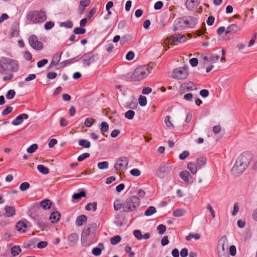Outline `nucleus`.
<instances>
[{
	"instance_id": "338daca9",
	"label": "nucleus",
	"mask_w": 257,
	"mask_h": 257,
	"mask_svg": "<svg viewBox=\"0 0 257 257\" xmlns=\"http://www.w3.org/2000/svg\"><path fill=\"white\" fill-rule=\"evenodd\" d=\"M189 63L192 67L197 66L198 64V60L196 58H193L189 60Z\"/></svg>"
},
{
	"instance_id": "1a4fd4ad",
	"label": "nucleus",
	"mask_w": 257,
	"mask_h": 257,
	"mask_svg": "<svg viewBox=\"0 0 257 257\" xmlns=\"http://www.w3.org/2000/svg\"><path fill=\"white\" fill-rule=\"evenodd\" d=\"M98 59L96 56L95 55L93 52H89L84 54L81 57L84 66H89L92 63L96 62Z\"/></svg>"
},
{
	"instance_id": "13d9d810",
	"label": "nucleus",
	"mask_w": 257,
	"mask_h": 257,
	"mask_svg": "<svg viewBox=\"0 0 257 257\" xmlns=\"http://www.w3.org/2000/svg\"><path fill=\"white\" fill-rule=\"evenodd\" d=\"M189 155V152L187 151H184L179 155V159L181 160H185Z\"/></svg>"
},
{
	"instance_id": "f8f14e48",
	"label": "nucleus",
	"mask_w": 257,
	"mask_h": 257,
	"mask_svg": "<svg viewBox=\"0 0 257 257\" xmlns=\"http://www.w3.org/2000/svg\"><path fill=\"white\" fill-rule=\"evenodd\" d=\"M197 88L196 85L191 81L183 83L180 86V89L183 92L196 90Z\"/></svg>"
},
{
	"instance_id": "680f3d73",
	"label": "nucleus",
	"mask_w": 257,
	"mask_h": 257,
	"mask_svg": "<svg viewBox=\"0 0 257 257\" xmlns=\"http://www.w3.org/2000/svg\"><path fill=\"white\" fill-rule=\"evenodd\" d=\"M130 173L134 176L138 177L141 175V171L138 169H133L131 170Z\"/></svg>"
},
{
	"instance_id": "37998d69",
	"label": "nucleus",
	"mask_w": 257,
	"mask_h": 257,
	"mask_svg": "<svg viewBox=\"0 0 257 257\" xmlns=\"http://www.w3.org/2000/svg\"><path fill=\"white\" fill-rule=\"evenodd\" d=\"M185 213V210L182 209H178L174 211L173 215L175 217H181Z\"/></svg>"
},
{
	"instance_id": "f03ea898",
	"label": "nucleus",
	"mask_w": 257,
	"mask_h": 257,
	"mask_svg": "<svg viewBox=\"0 0 257 257\" xmlns=\"http://www.w3.org/2000/svg\"><path fill=\"white\" fill-rule=\"evenodd\" d=\"M197 23V19L192 16H184L177 18L174 22L173 31L193 28Z\"/></svg>"
},
{
	"instance_id": "bb28decb",
	"label": "nucleus",
	"mask_w": 257,
	"mask_h": 257,
	"mask_svg": "<svg viewBox=\"0 0 257 257\" xmlns=\"http://www.w3.org/2000/svg\"><path fill=\"white\" fill-rule=\"evenodd\" d=\"M40 206L44 209H50L51 206V202L49 199H45L40 202Z\"/></svg>"
},
{
	"instance_id": "ddd939ff",
	"label": "nucleus",
	"mask_w": 257,
	"mask_h": 257,
	"mask_svg": "<svg viewBox=\"0 0 257 257\" xmlns=\"http://www.w3.org/2000/svg\"><path fill=\"white\" fill-rule=\"evenodd\" d=\"M227 241L226 236L224 235L222 236L218 242L217 251H227V247H225V243Z\"/></svg>"
},
{
	"instance_id": "bf43d9fd",
	"label": "nucleus",
	"mask_w": 257,
	"mask_h": 257,
	"mask_svg": "<svg viewBox=\"0 0 257 257\" xmlns=\"http://www.w3.org/2000/svg\"><path fill=\"white\" fill-rule=\"evenodd\" d=\"M23 56L25 59L27 61H30L32 58V54L30 52L27 51L23 52Z\"/></svg>"
},
{
	"instance_id": "58836bf2",
	"label": "nucleus",
	"mask_w": 257,
	"mask_h": 257,
	"mask_svg": "<svg viewBox=\"0 0 257 257\" xmlns=\"http://www.w3.org/2000/svg\"><path fill=\"white\" fill-rule=\"evenodd\" d=\"M85 192L83 190L79 193H74L72 196V198L74 199L78 200L80 199L82 197H85Z\"/></svg>"
},
{
	"instance_id": "052dcab7",
	"label": "nucleus",
	"mask_w": 257,
	"mask_h": 257,
	"mask_svg": "<svg viewBox=\"0 0 257 257\" xmlns=\"http://www.w3.org/2000/svg\"><path fill=\"white\" fill-rule=\"evenodd\" d=\"M171 117L169 115L167 116L165 119V122L168 127H174V125L171 121Z\"/></svg>"
},
{
	"instance_id": "39448f33",
	"label": "nucleus",
	"mask_w": 257,
	"mask_h": 257,
	"mask_svg": "<svg viewBox=\"0 0 257 257\" xmlns=\"http://www.w3.org/2000/svg\"><path fill=\"white\" fill-rule=\"evenodd\" d=\"M140 198L136 196H131L123 202V211L125 212L134 211L140 206Z\"/></svg>"
},
{
	"instance_id": "6e6552de",
	"label": "nucleus",
	"mask_w": 257,
	"mask_h": 257,
	"mask_svg": "<svg viewBox=\"0 0 257 257\" xmlns=\"http://www.w3.org/2000/svg\"><path fill=\"white\" fill-rule=\"evenodd\" d=\"M172 170L171 165L168 163H163L160 165L156 171V175L160 178H164Z\"/></svg>"
},
{
	"instance_id": "393cba45",
	"label": "nucleus",
	"mask_w": 257,
	"mask_h": 257,
	"mask_svg": "<svg viewBox=\"0 0 257 257\" xmlns=\"http://www.w3.org/2000/svg\"><path fill=\"white\" fill-rule=\"evenodd\" d=\"M87 220V217L85 215H81L78 216L76 219V224L78 226L82 225L83 222H86Z\"/></svg>"
},
{
	"instance_id": "f257e3e1",
	"label": "nucleus",
	"mask_w": 257,
	"mask_h": 257,
	"mask_svg": "<svg viewBox=\"0 0 257 257\" xmlns=\"http://www.w3.org/2000/svg\"><path fill=\"white\" fill-rule=\"evenodd\" d=\"M252 158L253 155L249 152H244L241 154L237 157L234 165L231 170L232 174L236 176L241 174L248 167Z\"/></svg>"
},
{
	"instance_id": "ea45409f",
	"label": "nucleus",
	"mask_w": 257,
	"mask_h": 257,
	"mask_svg": "<svg viewBox=\"0 0 257 257\" xmlns=\"http://www.w3.org/2000/svg\"><path fill=\"white\" fill-rule=\"evenodd\" d=\"M94 122V119L93 118H87L85 119L84 124L87 127H91Z\"/></svg>"
},
{
	"instance_id": "aec40b11",
	"label": "nucleus",
	"mask_w": 257,
	"mask_h": 257,
	"mask_svg": "<svg viewBox=\"0 0 257 257\" xmlns=\"http://www.w3.org/2000/svg\"><path fill=\"white\" fill-rule=\"evenodd\" d=\"M199 4V0H187L186 5L188 10H192L197 7Z\"/></svg>"
},
{
	"instance_id": "c9c22d12",
	"label": "nucleus",
	"mask_w": 257,
	"mask_h": 257,
	"mask_svg": "<svg viewBox=\"0 0 257 257\" xmlns=\"http://www.w3.org/2000/svg\"><path fill=\"white\" fill-rule=\"evenodd\" d=\"M60 59L61 55H59L58 54H55L50 63V67H52L56 65L60 61Z\"/></svg>"
},
{
	"instance_id": "e433bc0d",
	"label": "nucleus",
	"mask_w": 257,
	"mask_h": 257,
	"mask_svg": "<svg viewBox=\"0 0 257 257\" xmlns=\"http://www.w3.org/2000/svg\"><path fill=\"white\" fill-rule=\"evenodd\" d=\"M123 202L119 199H117L114 202L113 207L115 211H118L122 208Z\"/></svg>"
},
{
	"instance_id": "5fc2aeb1",
	"label": "nucleus",
	"mask_w": 257,
	"mask_h": 257,
	"mask_svg": "<svg viewBox=\"0 0 257 257\" xmlns=\"http://www.w3.org/2000/svg\"><path fill=\"white\" fill-rule=\"evenodd\" d=\"M55 25L54 22L51 21L47 22L45 23L44 28L46 30H49L51 29Z\"/></svg>"
},
{
	"instance_id": "b1692460",
	"label": "nucleus",
	"mask_w": 257,
	"mask_h": 257,
	"mask_svg": "<svg viewBox=\"0 0 257 257\" xmlns=\"http://www.w3.org/2000/svg\"><path fill=\"white\" fill-rule=\"evenodd\" d=\"M196 163L198 168L200 169L206 164V159L204 157H200L196 159Z\"/></svg>"
},
{
	"instance_id": "f3484780",
	"label": "nucleus",
	"mask_w": 257,
	"mask_h": 257,
	"mask_svg": "<svg viewBox=\"0 0 257 257\" xmlns=\"http://www.w3.org/2000/svg\"><path fill=\"white\" fill-rule=\"evenodd\" d=\"M240 31L239 27L236 24H231L228 26L225 31V34H237Z\"/></svg>"
},
{
	"instance_id": "c756f323",
	"label": "nucleus",
	"mask_w": 257,
	"mask_h": 257,
	"mask_svg": "<svg viewBox=\"0 0 257 257\" xmlns=\"http://www.w3.org/2000/svg\"><path fill=\"white\" fill-rule=\"evenodd\" d=\"M79 146L84 148H89L91 146L90 142L86 140L80 139L78 141Z\"/></svg>"
},
{
	"instance_id": "4be33fe9",
	"label": "nucleus",
	"mask_w": 257,
	"mask_h": 257,
	"mask_svg": "<svg viewBox=\"0 0 257 257\" xmlns=\"http://www.w3.org/2000/svg\"><path fill=\"white\" fill-rule=\"evenodd\" d=\"M104 248V245L102 243H99L98 244V247H94L92 249V253L93 254L96 256H98L101 253L102 249Z\"/></svg>"
},
{
	"instance_id": "a19ab883",
	"label": "nucleus",
	"mask_w": 257,
	"mask_h": 257,
	"mask_svg": "<svg viewBox=\"0 0 257 257\" xmlns=\"http://www.w3.org/2000/svg\"><path fill=\"white\" fill-rule=\"evenodd\" d=\"M139 103L140 106H145L147 103L146 97L140 95L139 98Z\"/></svg>"
},
{
	"instance_id": "9d476101",
	"label": "nucleus",
	"mask_w": 257,
	"mask_h": 257,
	"mask_svg": "<svg viewBox=\"0 0 257 257\" xmlns=\"http://www.w3.org/2000/svg\"><path fill=\"white\" fill-rule=\"evenodd\" d=\"M29 43L32 48L37 51L42 50L44 47L43 43L39 41L38 37L35 35L29 37Z\"/></svg>"
},
{
	"instance_id": "864d4df0",
	"label": "nucleus",
	"mask_w": 257,
	"mask_h": 257,
	"mask_svg": "<svg viewBox=\"0 0 257 257\" xmlns=\"http://www.w3.org/2000/svg\"><path fill=\"white\" fill-rule=\"evenodd\" d=\"M157 230L160 234H163L166 230V226L163 224H160L157 227Z\"/></svg>"
},
{
	"instance_id": "774afa93",
	"label": "nucleus",
	"mask_w": 257,
	"mask_h": 257,
	"mask_svg": "<svg viewBox=\"0 0 257 257\" xmlns=\"http://www.w3.org/2000/svg\"><path fill=\"white\" fill-rule=\"evenodd\" d=\"M48 245V242L46 241H42L38 243L37 247L39 248H44Z\"/></svg>"
},
{
	"instance_id": "9b49d317",
	"label": "nucleus",
	"mask_w": 257,
	"mask_h": 257,
	"mask_svg": "<svg viewBox=\"0 0 257 257\" xmlns=\"http://www.w3.org/2000/svg\"><path fill=\"white\" fill-rule=\"evenodd\" d=\"M128 163V161L127 158L125 157H120L117 159L114 167L116 170H125L127 168Z\"/></svg>"
},
{
	"instance_id": "5701e85b",
	"label": "nucleus",
	"mask_w": 257,
	"mask_h": 257,
	"mask_svg": "<svg viewBox=\"0 0 257 257\" xmlns=\"http://www.w3.org/2000/svg\"><path fill=\"white\" fill-rule=\"evenodd\" d=\"M171 39L173 42H178L182 43L185 42L186 38L185 36L179 34L172 36Z\"/></svg>"
},
{
	"instance_id": "6e6d98bb",
	"label": "nucleus",
	"mask_w": 257,
	"mask_h": 257,
	"mask_svg": "<svg viewBox=\"0 0 257 257\" xmlns=\"http://www.w3.org/2000/svg\"><path fill=\"white\" fill-rule=\"evenodd\" d=\"M134 236L138 239L141 240L143 239V235L140 230H135L134 231Z\"/></svg>"
},
{
	"instance_id": "4c0bfd02",
	"label": "nucleus",
	"mask_w": 257,
	"mask_h": 257,
	"mask_svg": "<svg viewBox=\"0 0 257 257\" xmlns=\"http://www.w3.org/2000/svg\"><path fill=\"white\" fill-rule=\"evenodd\" d=\"M21 251V249L19 246L15 245L11 248V253L13 256H16Z\"/></svg>"
},
{
	"instance_id": "412c9836",
	"label": "nucleus",
	"mask_w": 257,
	"mask_h": 257,
	"mask_svg": "<svg viewBox=\"0 0 257 257\" xmlns=\"http://www.w3.org/2000/svg\"><path fill=\"white\" fill-rule=\"evenodd\" d=\"M180 177L185 182H188L191 176L189 172L187 171H181L180 172Z\"/></svg>"
},
{
	"instance_id": "49530a36",
	"label": "nucleus",
	"mask_w": 257,
	"mask_h": 257,
	"mask_svg": "<svg viewBox=\"0 0 257 257\" xmlns=\"http://www.w3.org/2000/svg\"><path fill=\"white\" fill-rule=\"evenodd\" d=\"M90 154L88 153H84L80 155H79L77 157V161L78 162H81L85 160L86 158H88L90 157Z\"/></svg>"
},
{
	"instance_id": "603ef678",
	"label": "nucleus",
	"mask_w": 257,
	"mask_h": 257,
	"mask_svg": "<svg viewBox=\"0 0 257 257\" xmlns=\"http://www.w3.org/2000/svg\"><path fill=\"white\" fill-rule=\"evenodd\" d=\"M15 91L14 90L11 89L8 91L6 96L8 99H12L15 97Z\"/></svg>"
},
{
	"instance_id": "0e129e2a",
	"label": "nucleus",
	"mask_w": 257,
	"mask_h": 257,
	"mask_svg": "<svg viewBox=\"0 0 257 257\" xmlns=\"http://www.w3.org/2000/svg\"><path fill=\"white\" fill-rule=\"evenodd\" d=\"M183 98L186 100L191 101L193 98V95L191 93H188L184 95Z\"/></svg>"
},
{
	"instance_id": "a211bd4d",
	"label": "nucleus",
	"mask_w": 257,
	"mask_h": 257,
	"mask_svg": "<svg viewBox=\"0 0 257 257\" xmlns=\"http://www.w3.org/2000/svg\"><path fill=\"white\" fill-rule=\"evenodd\" d=\"M79 239V236L76 233H72L68 237V241L70 245L76 244Z\"/></svg>"
},
{
	"instance_id": "4d7b16f0",
	"label": "nucleus",
	"mask_w": 257,
	"mask_h": 257,
	"mask_svg": "<svg viewBox=\"0 0 257 257\" xmlns=\"http://www.w3.org/2000/svg\"><path fill=\"white\" fill-rule=\"evenodd\" d=\"M13 110V107L10 106H8L2 112L3 115H6L11 113Z\"/></svg>"
},
{
	"instance_id": "7c9ffc66",
	"label": "nucleus",
	"mask_w": 257,
	"mask_h": 257,
	"mask_svg": "<svg viewBox=\"0 0 257 257\" xmlns=\"http://www.w3.org/2000/svg\"><path fill=\"white\" fill-rule=\"evenodd\" d=\"M97 202L89 203L85 206V209L88 211L92 210L93 211H96L97 209Z\"/></svg>"
},
{
	"instance_id": "6ab92c4d",
	"label": "nucleus",
	"mask_w": 257,
	"mask_h": 257,
	"mask_svg": "<svg viewBox=\"0 0 257 257\" xmlns=\"http://www.w3.org/2000/svg\"><path fill=\"white\" fill-rule=\"evenodd\" d=\"M5 214L4 216L7 217H11L15 214L16 210L14 207L6 205L5 207Z\"/></svg>"
},
{
	"instance_id": "c03bdc74",
	"label": "nucleus",
	"mask_w": 257,
	"mask_h": 257,
	"mask_svg": "<svg viewBox=\"0 0 257 257\" xmlns=\"http://www.w3.org/2000/svg\"><path fill=\"white\" fill-rule=\"evenodd\" d=\"M135 112L134 110H129L127 111L125 114V117L128 119H132L135 115Z\"/></svg>"
},
{
	"instance_id": "423d86ee",
	"label": "nucleus",
	"mask_w": 257,
	"mask_h": 257,
	"mask_svg": "<svg viewBox=\"0 0 257 257\" xmlns=\"http://www.w3.org/2000/svg\"><path fill=\"white\" fill-rule=\"evenodd\" d=\"M97 225L95 223L87 225L83 230L81 234V243L85 245L84 240L93 238L97 229Z\"/></svg>"
},
{
	"instance_id": "a18cd8bd",
	"label": "nucleus",
	"mask_w": 257,
	"mask_h": 257,
	"mask_svg": "<svg viewBox=\"0 0 257 257\" xmlns=\"http://www.w3.org/2000/svg\"><path fill=\"white\" fill-rule=\"evenodd\" d=\"M121 240V237L119 235H115L110 239V242L113 245L117 244Z\"/></svg>"
},
{
	"instance_id": "c85d7f7f",
	"label": "nucleus",
	"mask_w": 257,
	"mask_h": 257,
	"mask_svg": "<svg viewBox=\"0 0 257 257\" xmlns=\"http://www.w3.org/2000/svg\"><path fill=\"white\" fill-rule=\"evenodd\" d=\"M27 227V224L23 221H19L16 224L17 230L20 232H25Z\"/></svg>"
},
{
	"instance_id": "20e7f679",
	"label": "nucleus",
	"mask_w": 257,
	"mask_h": 257,
	"mask_svg": "<svg viewBox=\"0 0 257 257\" xmlns=\"http://www.w3.org/2000/svg\"><path fill=\"white\" fill-rule=\"evenodd\" d=\"M27 19L33 24L41 23L47 20L46 12L44 9L30 12L27 15Z\"/></svg>"
},
{
	"instance_id": "f704fd0d",
	"label": "nucleus",
	"mask_w": 257,
	"mask_h": 257,
	"mask_svg": "<svg viewBox=\"0 0 257 257\" xmlns=\"http://www.w3.org/2000/svg\"><path fill=\"white\" fill-rule=\"evenodd\" d=\"M156 209L154 206H150L145 212V215L147 216H149L153 215L156 212Z\"/></svg>"
},
{
	"instance_id": "cd10ccee",
	"label": "nucleus",
	"mask_w": 257,
	"mask_h": 257,
	"mask_svg": "<svg viewBox=\"0 0 257 257\" xmlns=\"http://www.w3.org/2000/svg\"><path fill=\"white\" fill-rule=\"evenodd\" d=\"M60 214L57 211L52 212L50 216V219L52 223L57 222L60 219Z\"/></svg>"
},
{
	"instance_id": "3c124183",
	"label": "nucleus",
	"mask_w": 257,
	"mask_h": 257,
	"mask_svg": "<svg viewBox=\"0 0 257 257\" xmlns=\"http://www.w3.org/2000/svg\"><path fill=\"white\" fill-rule=\"evenodd\" d=\"M30 187V184L28 182H25L24 183H22L20 186V189L22 191H24L27 190L28 189H29Z\"/></svg>"
},
{
	"instance_id": "09e8293b",
	"label": "nucleus",
	"mask_w": 257,
	"mask_h": 257,
	"mask_svg": "<svg viewBox=\"0 0 257 257\" xmlns=\"http://www.w3.org/2000/svg\"><path fill=\"white\" fill-rule=\"evenodd\" d=\"M220 57L216 54H211L209 57V62L213 63L218 61Z\"/></svg>"
},
{
	"instance_id": "4468645a",
	"label": "nucleus",
	"mask_w": 257,
	"mask_h": 257,
	"mask_svg": "<svg viewBox=\"0 0 257 257\" xmlns=\"http://www.w3.org/2000/svg\"><path fill=\"white\" fill-rule=\"evenodd\" d=\"M7 61L9 62V66H10V70L12 72H16L19 70V64L17 60L12 59L8 57L6 59Z\"/></svg>"
},
{
	"instance_id": "69168bd1",
	"label": "nucleus",
	"mask_w": 257,
	"mask_h": 257,
	"mask_svg": "<svg viewBox=\"0 0 257 257\" xmlns=\"http://www.w3.org/2000/svg\"><path fill=\"white\" fill-rule=\"evenodd\" d=\"M163 7V3L162 1H158L154 5V9L156 10H159L162 9Z\"/></svg>"
},
{
	"instance_id": "8fccbe9b",
	"label": "nucleus",
	"mask_w": 257,
	"mask_h": 257,
	"mask_svg": "<svg viewBox=\"0 0 257 257\" xmlns=\"http://www.w3.org/2000/svg\"><path fill=\"white\" fill-rule=\"evenodd\" d=\"M38 149V145L36 144H34L31 145L27 150L28 153L32 154L35 152Z\"/></svg>"
},
{
	"instance_id": "2eb2a0df",
	"label": "nucleus",
	"mask_w": 257,
	"mask_h": 257,
	"mask_svg": "<svg viewBox=\"0 0 257 257\" xmlns=\"http://www.w3.org/2000/svg\"><path fill=\"white\" fill-rule=\"evenodd\" d=\"M8 57H2L0 58V73L4 74L8 69L9 62L6 60Z\"/></svg>"
},
{
	"instance_id": "473e14b6",
	"label": "nucleus",
	"mask_w": 257,
	"mask_h": 257,
	"mask_svg": "<svg viewBox=\"0 0 257 257\" xmlns=\"http://www.w3.org/2000/svg\"><path fill=\"white\" fill-rule=\"evenodd\" d=\"M100 131L101 133L104 135L105 133L107 132L109 129V125L106 121H103L100 124Z\"/></svg>"
},
{
	"instance_id": "a878e982",
	"label": "nucleus",
	"mask_w": 257,
	"mask_h": 257,
	"mask_svg": "<svg viewBox=\"0 0 257 257\" xmlns=\"http://www.w3.org/2000/svg\"><path fill=\"white\" fill-rule=\"evenodd\" d=\"M188 169L190 171L192 174H195L198 169H199L195 163L190 162L187 165Z\"/></svg>"
},
{
	"instance_id": "72a5a7b5",
	"label": "nucleus",
	"mask_w": 257,
	"mask_h": 257,
	"mask_svg": "<svg viewBox=\"0 0 257 257\" xmlns=\"http://www.w3.org/2000/svg\"><path fill=\"white\" fill-rule=\"evenodd\" d=\"M73 24L71 21H67L65 22H61L59 24V26L61 27H64L66 29L71 28L73 27Z\"/></svg>"
},
{
	"instance_id": "e2e57ef3",
	"label": "nucleus",
	"mask_w": 257,
	"mask_h": 257,
	"mask_svg": "<svg viewBox=\"0 0 257 257\" xmlns=\"http://www.w3.org/2000/svg\"><path fill=\"white\" fill-rule=\"evenodd\" d=\"M96 9L95 8H92L89 12L86 14V17L88 19H90L96 13Z\"/></svg>"
},
{
	"instance_id": "de8ad7c7",
	"label": "nucleus",
	"mask_w": 257,
	"mask_h": 257,
	"mask_svg": "<svg viewBox=\"0 0 257 257\" xmlns=\"http://www.w3.org/2000/svg\"><path fill=\"white\" fill-rule=\"evenodd\" d=\"M74 33L77 35H82L86 33V30L82 28L76 27L74 29Z\"/></svg>"
},
{
	"instance_id": "2f4dec72",
	"label": "nucleus",
	"mask_w": 257,
	"mask_h": 257,
	"mask_svg": "<svg viewBox=\"0 0 257 257\" xmlns=\"http://www.w3.org/2000/svg\"><path fill=\"white\" fill-rule=\"evenodd\" d=\"M37 169L43 174L46 175L49 172V169L43 165H39L37 166Z\"/></svg>"
},
{
	"instance_id": "7ed1b4c3",
	"label": "nucleus",
	"mask_w": 257,
	"mask_h": 257,
	"mask_svg": "<svg viewBox=\"0 0 257 257\" xmlns=\"http://www.w3.org/2000/svg\"><path fill=\"white\" fill-rule=\"evenodd\" d=\"M152 68L146 65L138 67L131 76L133 81H140L144 79L151 73Z\"/></svg>"
},
{
	"instance_id": "0eeeda50",
	"label": "nucleus",
	"mask_w": 257,
	"mask_h": 257,
	"mask_svg": "<svg viewBox=\"0 0 257 257\" xmlns=\"http://www.w3.org/2000/svg\"><path fill=\"white\" fill-rule=\"evenodd\" d=\"M188 75V67L184 66L175 69L171 73V77L176 79H184Z\"/></svg>"
},
{
	"instance_id": "dca6fc26",
	"label": "nucleus",
	"mask_w": 257,
	"mask_h": 257,
	"mask_svg": "<svg viewBox=\"0 0 257 257\" xmlns=\"http://www.w3.org/2000/svg\"><path fill=\"white\" fill-rule=\"evenodd\" d=\"M28 118V114L23 113L17 116L16 118L13 120L12 123L14 125H18L22 123L24 119H27Z\"/></svg>"
},
{
	"instance_id": "79ce46f5",
	"label": "nucleus",
	"mask_w": 257,
	"mask_h": 257,
	"mask_svg": "<svg viewBox=\"0 0 257 257\" xmlns=\"http://www.w3.org/2000/svg\"><path fill=\"white\" fill-rule=\"evenodd\" d=\"M108 162L107 161H103L101 162H98L97 166L99 169L103 170L107 169L108 167Z\"/></svg>"
}]
</instances>
